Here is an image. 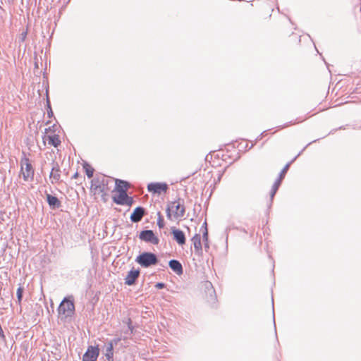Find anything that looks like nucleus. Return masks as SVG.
<instances>
[{
    "mask_svg": "<svg viewBox=\"0 0 361 361\" xmlns=\"http://www.w3.org/2000/svg\"><path fill=\"white\" fill-rule=\"evenodd\" d=\"M26 35H27V32H26L23 33V39H25V37H26Z\"/></svg>",
    "mask_w": 361,
    "mask_h": 361,
    "instance_id": "obj_32",
    "label": "nucleus"
},
{
    "mask_svg": "<svg viewBox=\"0 0 361 361\" xmlns=\"http://www.w3.org/2000/svg\"><path fill=\"white\" fill-rule=\"evenodd\" d=\"M203 240L204 241V245L206 247H209L208 245V231L207 227L204 228V231L203 232Z\"/></svg>",
    "mask_w": 361,
    "mask_h": 361,
    "instance_id": "obj_26",
    "label": "nucleus"
},
{
    "mask_svg": "<svg viewBox=\"0 0 361 361\" xmlns=\"http://www.w3.org/2000/svg\"><path fill=\"white\" fill-rule=\"evenodd\" d=\"M300 121H297V122H290L289 124H286V126H283L281 128H287L290 126H293V125H295V124H298L299 123Z\"/></svg>",
    "mask_w": 361,
    "mask_h": 361,
    "instance_id": "obj_29",
    "label": "nucleus"
},
{
    "mask_svg": "<svg viewBox=\"0 0 361 361\" xmlns=\"http://www.w3.org/2000/svg\"><path fill=\"white\" fill-rule=\"evenodd\" d=\"M114 355V348L112 342L109 343V346L107 347L106 352L105 353V356L106 358L110 360L113 358Z\"/></svg>",
    "mask_w": 361,
    "mask_h": 361,
    "instance_id": "obj_21",
    "label": "nucleus"
},
{
    "mask_svg": "<svg viewBox=\"0 0 361 361\" xmlns=\"http://www.w3.org/2000/svg\"><path fill=\"white\" fill-rule=\"evenodd\" d=\"M47 106H48V109H49V111H48V115L49 117L52 116L53 115V111L51 109V106H50V103L49 101H47Z\"/></svg>",
    "mask_w": 361,
    "mask_h": 361,
    "instance_id": "obj_28",
    "label": "nucleus"
},
{
    "mask_svg": "<svg viewBox=\"0 0 361 361\" xmlns=\"http://www.w3.org/2000/svg\"><path fill=\"white\" fill-rule=\"evenodd\" d=\"M49 179L52 184L58 183L61 180V170L59 165L55 164L50 172Z\"/></svg>",
    "mask_w": 361,
    "mask_h": 361,
    "instance_id": "obj_12",
    "label": "nucleus"
},
{
    "mask_svg": "<svg viewBox=\"0 0 361 361\" xmlns=\"http://www.w3.org/2000/svg\"><path fill=\"white\" fill-rule=\"evenodd\" d=\"M185 213L183 200L178 199L171 202L166 209V216L170 220H178L183 218Z\"/></svg>",
    "mask_w": 361,
    "mask_h": 361,
    "instance_id": "obj_2",
    "label": "nucleus"
},
{
    "mask_svg": "<svg viewBox=\"0 0 361 361\" xmlns=\"http://www.w3.org/2000/svg\"><path fill=\"white\" fill-rule=\"evenodd\" d=\"M168 188V185L165 183H151L147 185L149 192L157 195L165 193Z\"/></svg>",
    "mask_w": 361,
    "mask_h": 361,
    "instance_id": "obj_8",
    "label": "nucleus"
},
{
    "mask_svg": "<svg viewBox=\"0 0 361 361\" xmlns=\"http://www.w3.org/2000/svg\"><path fill=\"white\" fill-rule=\"evenodd\" d=\"M281 180L280 179H277L275 183H274L273 186H272V189H271V197H273L275 193L276 192L277 190L279 189V185H281Z\"/></svg>",
    "mask_w": 361,
    "mask_h": 361,
    "instance_id": "obj_23",
    "label": "nucleus"
},
{
    "mask_svg": "<svg viewBox=\"0 0 361 361\" xmlns=\"http://www.w3.org/2000/svg\"><path fill=\"white\" fill-rule=\"evenodd\" d=\"M23 287L22 286H20L17 290V298H18V302L19 304L21 303L22 298H23Z\"/></svg>",
    "mask_w": 361,
    "mask_h": 361,
    "instance_id": "obj_24",
    "label": "nucleus"
},
{
    "mask_svg": "<svg viewBox=\"0 0 361 361\" xmlns=\"http://www.w3.org/2000/svg\"><path fill=\"white\" fill-rule=\"evenodd\" d=\"M78 175H79V174H78V172H76V173H75L73 174V177H72V178H74V179H76V178H78Z\"/></svg>",
    "mask_w": 361,
    "mask_h": 361,
    "instance_id": "obj_30",
    "label": "nucleus"
},
{
    "mask_svg": "<svg viewBox=\"0 0 361 361\" xmlns=\"http://www.w3.org/2000/svg\"><path fill=\"white\" fill-rule=\"evenodd\" d=\"M139 274L140 271L138 270L130 271L125 279L126 284L128 286L133 285L139 276Z\"/></svg>",
    "mask_w": 361,
    "mask_h": 361,
    "instance_id": "obj_15",
    "label": "nucleus"
},
{
    "mask_svg": "<svg viewBox=\"0 0 361 361\" xmlns=\"http://www.w3.org/2000/svg\"><path fill=\"white\" fill-rule=\"evenodd\" d=\"M137 262L142 267H147L150 265L156 264L157 258L153 253L144 252L137 257Z\"/></svg>",
    "mask_w": 361,
    "mask_h": 361,
    "instance_id": "obj_7",
    "label": "nucleus"
},
{
    "mask_svg": "<svg viewBox=\"0 0 361 361\" xmlns=\"http://www.w3.org/2000/svg\"><path fill=\"white\" fill-rule=\"evenodd\" d=\"M75 313V305L72 300L65 298L58 307L59 318L65 320Z\"/></svg>",
    "mask_w": 361,
    "mask_h": 361,
    "instance_id": "obj_3",
    "label": "nucleus"
},
{
    "mask_svg": "<svg viewBox=\"0 0 361 361\" xmlns=\"http://www.w3.org/2000/svg\"><path fill=\"white\" fill-rule=\"evenodd\" d=\"M82 168L87 175V176L90 178L93 176L94 169L87 162H84L82 164Z\"/></svg>",
    "mask_w": 361,
    "mask_h": 361,
    "instance_id": "obj_19",
    "label": "nucleus"
},
{
    "mask_svg": "<svg viewBox=\"0 0 361 361\" xmlns=\"http://www.w3.org/2000/svg\"><path fill=\"white\" fill-rule=\"evenodd\" d=\"M172 234L173 235L174 240L180 245H183L185 243V236L184 233L179 230L174 228L172 230Z\"/></svg>",
    "mask_w": 361,
    "mask_h": 361,
    "instance_id": "obj_13",
    "label": "nucleus"
},
{
    "mask_svg": "<svg viewBox=\"0 0 361 361\" xmlns=\"http://www.w3.org/2000/svg\"><path fill=\"white\" fill-rule=\"evenodd\" d=\"M203 287L204 288L205 297L207 300L211 302H215L216 299V292L212 284L209 281H205L203 283Z\"/></svg>",
    "mask_w": 361,
    "mask_h": 361,
    "instance_id": "obj_9",
    "label": "nucleus"
},
{
    "mask_svg": "<svg viewBox=\"0 0 361 361\" xmlns=\"http://www.w3.org/2000/svg\"><path fill=\"white\" fill-rule=\"evenodd\" d=\"M56 126L54 125L45 129L44 135L42 137L44 145L47 143L49 145L57 147L61 145L59 136L56 133Z\"/></svg>",
    "mask_w": 361,
    "mask_h": 361,
    "instance_id": "obj_5",
    "label": "nucleus"
},
{
    "mask_svg": "<svg viewBox=\"0 0 361 361\" xmlns=\"http://www.w3.org/2000/svg\"><path fill=\"white\" fill-rule=\"evenodd\" d=\"M5 216L6 213L4 212L0 211V225H1L5 221Z\"/></svg>",
    "mask_w": 361,
    "mask_h": 361,
    "instance_id": "obj_27",
    "label": "nucleus"
},
{
    "mask_svg": "<svg viewBox=\"0 0 361 361\" xmlns=\"http://www.w3.org/2000/svg\"><path fill=\"white\" fill-rule=\"evenodd\" d=\"M35 171L30 160L24 155L20 159V171L19 176H23L25 181H31L34 178Z\"/></svg>",
    "mask_w": 361,
    "mask_h": 361,
    "instance_id": "obj_4",
    "label": "nucleus"
},
{
    "mask_svg": "<svg viewBox=\"0 0 361 361\" xmlns=\"http://www.w3.org/2000/svg\"><path fill=\"white\" fill-rule=\"evenodd\" d=\"M145 214V210L142 207H137L130 215V219L133 222L140 221Z\"/></svg>",
    "mask_w": 361,
    "mask_h": 361,
    "instance_id": "obj_14",
    "label": "nucleus"
},
{
    "mask_svg": "<svg viewBox=\"0 0 361 361\" xmlns=\"http://www.w3.org/2000/svg\"><path fill=\"white\" fill-rule=\"evenodd\" d=\"M169 267L178 275H181L183 274V267L178 260L171 259L169 262Z\"/></svg>",
    "mask_w": 361,
    "mask_h": 361,
    "instance_id": "obj_16",
    "label": "nucleus"
},
{
    "mask_svg": "<svg viewBox=\"0 0 361 361\" xmlns=\"http://www.w3.org/2000/svg\"><path fill=\"white\" fill-rule=\"evenodd\" d=\"M281 180L280 179H277L275 183H274L273 186H272V189H271V197H273L275 193L276 192L277 190L279 189V185H281Z\"/></svg>",
    "mask_w": 361,
    "mask_h": 361,
    "instance_id": "obj_22",
    "label": "nucleus"
},
{
    "mask_svg": "<svg viewBox=\"0 0 361 361\" xmlns=\"http://www.w3.org/2000/svg\"><path fill=\"white\" fill-rule=\"evenodd\" d=\"M192 242L194 245L195 250L197 253L200 254L202 252V247L201 243V237L200 234H195L192 238Z\"/></svg>",
    "mask_w": 361,
    "mask_h": 361,
    "instance_id": "obj_17",
    "label": "nucleus"
},
{
    "mask_svg": "<svg viewBox=\"0 0 361 361\" xmlns=\"http://www.w3.org/2000/svg\"><path fill=\"white\" fill-rule=\"evenodd\" d=\"M162 225H161V223H159V227H161Z\"/></svg>",
    "mask_w": 361,
    "mask_h": 361,
    "instance_id": "obj_33",
    "label": "nucleus"
},
{
    "mask_svg": "<svg viewBox=\"0 0 361 361\" xmlns=\"http://www.w3.org/2000/svg\"><path fill=\"white\" fill-rule=\"evenodd\" d=\"M90 190L94 195H99L106 202L110 188L108 180L104 177L97 178L92 180Z\"/></svg>",
    "mask_w": 361,
    "mask_h": 361,
    "instance_id": "obj_1",
    "label": "nucleus"
},
{
    "mask_svg": "<svg viewBox=\"0 0 361 361\" xmlns=\"http://www.w3.org/2000/svg\"><path fill=\"white\" fill-rule=\"evenodd\" d=\"M99 349L98 347L90 346L82 356L83 361H95L99 355Z\"/></svg>",
    "mask_w": 361,
    "mask_h": 361,
    "instance_id": "obj_10",
    "label": "nucleus"
},
{
    "mask_svg": "<svg viewBox=\"0 0 361 361\" xmlns=\"http://www.w3.org/2000/svg\"><path fill=\"white\" fill-rule=\"evenodd\" d=\"M140 238L145 242L151 243L154 245L159 243V238L155 236L154 233L151 230L143 231L140 234Z\"/></svg>",
    "mask_w": 361,
    "mask_h": 361,
    "instance_id": "obj_11",
    "label": "nucleus"
},
{
    "mask_svg": "<svg viewBox=\"0 0 361 361\" xmlns=\"http://www.w3.org/2000/svg\"><path fill=\"white\" fill-rule=\"evenodd\" d=\"M289 169V164H286L283 169H282V171H281L280 174H279V179L280 180H283L286 176V173H287L288 170Z\"/></svg>",
    "mask_w": 361,
    "mask_h": 361,
    "instance_id": "obj_25",
    "label": "nucleus"
},
{
    "mask_svg": "<svg viewBox=\"0 0 361 361\" xmlns=\"http://www.w3.org/2000/svg\"><path fill=\"white\" fill-rule=\"evenodd\" d=\"M47 202L51 206L59 205V200L56 197L52 196L49 194L47 195Z\"/></svg>",
    "mask_w": 361,
    "mask_h": 361,
    "instance_id": "obj_20",
    "label": "nucleus"
},
{
    "mask_svg": "<svg viewBox=\"0 0 361 361\" xmlns=\"http://www.w3.org/2000/svg\"><path fill=\"white\" fill-rule=\"evenodd\" d=\"M114 192L112 199L117 204L130 206L133 203V198L128 196L127 192L114 190Z\"/></svg>",
    "mask_w": 361,
    "mask_h": 361,
    "instance_id": "obj_6",
    "label": "nucleus"
},
{
    "mask_svg": "<svg viewBox=\"0 0 361 361\" xmlns=\"http://www.w3.org/2000/svg\"><path fill=\"white\" fill-rule=\"evenodd\" d=\"M129 188L130 184L127 181L118 179L116 180V187L114 190L127 192Z\"/></svg>",
    "mask_w": 361,
    "mask_h": 361,
    "instance_id": "obj_18",
    "label": "nucleus"
},
{
    "mask_svg": "<svg viewBox=\"0 0 361 361\" xmlns=\"http://www.w3.org/2000/svg\"><path fill=\"white\" fill-rule=\"evenodd\" d=\"M157 286L159 287V288H162L164 286V284L163 283H158L157 285Z\"/></svg>",
    "mask_w": 361,
    "mask_h": 361,
    "instance_id": "obj_31",
    "label": "nucleus"
},
{
    "mask_svg": "<svg viewBox=\"0 0 361 361\" xmlns=\"http://www.w3.org/2000/svg\"><path fill=\"white\" fill-rule=\"evenodd\" d=\"M162 225H161V223H159V227H161Z\"/></svg>",
    "mask_w": 361,
    "mask_h": 361,
    "instance_id": "obj_34",
    "label": "nucleus"
}]
</instances>
